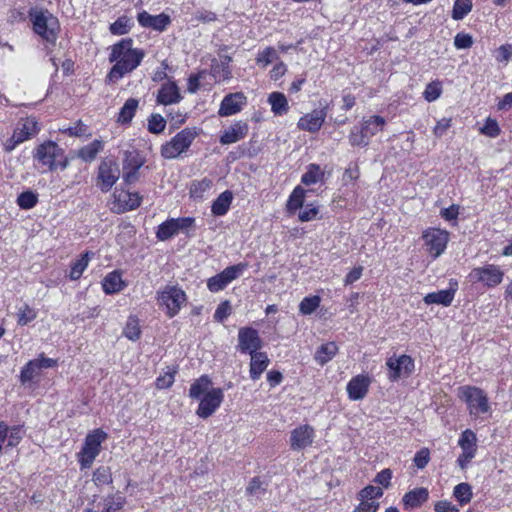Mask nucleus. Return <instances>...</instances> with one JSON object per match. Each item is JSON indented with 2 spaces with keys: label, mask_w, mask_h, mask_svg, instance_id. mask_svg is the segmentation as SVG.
<instances>
[{
  "label": "nucleus",
  "mask_w": 512,
  "mask_h": 512,
  "mask_svg": "<svg viewBox=\"0 0 512 512\" xmlns=\"http://www.w3.org/2000/svg\"><path fill=\"white\" fill-rule=\"evenodd\" d=\"M132 45L133 40L125 38L112 46L109 61L115 62V64L107 76L110 81H118L127 73L135 70L142 62L145 57L144 50L133 48Z\"/></svg>",
  "instance_id": "1"
},
{
  "label": "nucleus",
  "mask_w": 512,
  "mask_h": 512,
  "mask_svg": "<svg viewBox=\"0 0 512 512\" xmlns=\"http://www.w3.org/2000/svg\"><path fill=\"white\" fill-rule=\"evenodd\" d=\"M29 16L34 32L47 43L55 45L60 31L58 19L47 10H32Z\"/></svg>",
  "instance_id": "2"
},
{
  "label": "nucleus",
  "mask_w": 512,
  "mask_h": 512,
  "mask_svg": "<svg viewBox=\"0 0 512 512\" xmlns=\"http://www.w3.org/2000/svg\"><path fill=\"white\" fill-rule=\"evenodd\" d=\"M157 301L165 309L167 317H175L187 301L186 293L176 285H166L157 292Z\"/></svg>",
  "instance_id": "3"
},
{
  "label": "nucleus",
  "mask_w": 512,
  "mask_h": 512,
  "mask_svg": "<svg viewBox=\"0 0 512 512\" xmlns=\"http://www.w3.org/2000/svg\"><path fill=\"white\" fill-rule=\"evenodd\" d=\"M106 436V433L100 429L86 436L84 445L78 453V461L82 470L92 466L95 458L100 453L101 443L106 439Z\"/></svg>",
  "instance_id": "4"
},
{
  "label": "nucleus",
  "mask_w": 512,
  "mask_h": 512,
  "mask_svg": "<svg viewBox=\"0 0 512 512\" xmlns=\"http://www.w3.org/2000/svg\"><path fill=\"white\" fill-rule=\"evenodd\" d=\"M197 136L193 128H185L177 133L169 142L161 147V155L165 159H174L185 152Z\"/></svg>",
  "instance_id": "5"
},
{
  "label": "nucleus",
  "mask_w": 512,
  "mask_h": 512,
  "mask_svg": "<svg viewBox=\"0 0 512 512\" xmlns=\"http://www.w3.org/2000/svg\"><path fill=\"white\" fill-rule=\"evenodd\" d=\"M34 158L50 170H54L57 166L56 161L59 160V165L62 169L68 166V160L63 157V149L60 148L55 142L47 141L42 143L36 148Z\"/></svg>",
  "instance_id": "6"
},
{
  "label": "nucleus",
  "mask_w": 512,
  "mask_h": 512,
  "mask_svg": "<svg viewBox=\"0 0 512 512\" xmlns=\"http://www.w3.org/2000/svg\"><path fill=\"white\" fill-rule=\"evenodd\" d=\"M422 238L427 252L436 259L445 251L449 233L438 228H428L423 232Z\"/></svg>",
  "instance_id": "7"
},
{
  "label": "nucleus",
  "mask_w": 512,
  "mask_h": 512,
  "mask_svg": "<svg viewBox=\"0 0 512 512\" xmlns=\"http://www.w3.org/2000/svg\"><path fill=\"white\" fill-rule=\"evenodd\" d=\"M462 389V397L468 405L470 414L478 416L489 411L488 398L483 390L466 386Z\"/></svg>",
  "instance_id": "8"
},
{
  "label": "nucleus",
  "mask_w": 512,
  "mask_h": 512,
  "mask_svg": "<svg viewBox=\"0 0 512 512\" xmlns=\"http://www.w3.org/2000/svg\"><path fill=\"white\" fill-rule=\"evenodd\" d=\"M120 170L116 162L104 160L98 167L97 186L102 192H108L117 182Z\"/></svg>",
  "instance_id": "9"
},
{
  "label": "nucleus",
  "mask_w": 512,
  "mask_h": 512,
  "mask_svg": "<svg viewBox=\"0 0 512 512\" xmlns=\"http://www.w3.org/2000/svg\"><path fill=\"white\" fill-rule=\"evenodd\" d=\"M503 272L496 265H485L483 267L474 268L469 278L473 282H482L487 287H495L502 282Z\"/></svg>",
  "instance_id": "10"
},
{
  "label": "nucleus",
  "mask_w": 512,
  "mask_h": 512,
  "mask_svg": "<svg viewBox=\"0 0 512 512\" xmlns=\"http://www.w3.org/2000/svg\"><path fill=\"white\" fill-rule=\"evenodd\" d=\"M223 399L224 392L221 388H211L199 399L200 403L196 414L202 419L210 417L220 407Z\"/></svg>",
  "instance_id": "11"
},
{
  "label": "nucleus",
  "mask_w": 512,
  "mask_h": 512,
  "mask_svg": "<svg viewBox=\"0 0 512 512\" xmlns=\"http://www.w3.org/2000/svg\"><path fill=\"white\" fill-rule=\"evenodd\" d=\"M238 350L241 353H256L262 348V340L256 329L252 327H242L238 331Z\"/></svg>",
  "instance_id": "12"
},
{
  "label": "nucleus",
  "mask_w": 512,
  "mask_h": 512,
  "mask_svg": "<svg viewBox=\"0 0 512 512\" xmlns=\"http://www.w3.org/2000/svg\"><path fill=\"white\" fill-rule=\"evenodd\" d=\"M386 365L388 366L390 373L389 379L395 381L402 375H409L414 369V362L408 355H401L400 357H390Z\"/></svg>",
  "instance_id": "13"
},
{
  "label": "nucleus",
  "mask_w": 512,
  "mask_h": 512,
  "mask_svg": "<svg viewBox=\"0 0 512 512\" xmlns=\"http://www.w3.org/2000/svg\"><path fill=\"white\" fill-rule=\"evenodd\" d=\"M315 432L312 426L302 425L291 431L290 447L294 451L303 450L313 443Z\"/></svg>",
  "instance_id": "14"
},
{
  "label": "nucleus",
  "mask_w": 512,
  "mask_h": 512,
  "mask_svg": "<svg viewBox=\"0 0 512 512\" xmlns=\"http://www.w3.org/2000/svg\"><path fill=\"white\" fill-rule=\"evenodd\" d=\"M327 116V108L314 109L312 112L302 116L297 126L300 130L308 131L311 133L317 132L322 127Z\"/></svg>",
  "instance_id": "15"
},
{
  "label": "nucleus",
  "mask_w": 512,
  "mask_h": 512,
  "mask_svg": "<svg viewBox=\"0 0 512 512\" xmlns=\"http://www.w3.org/2000/svg\"><path fill=\"white\" fill-rule=\"evenodd\" d=\"M245 104L246 96L242 92L230 93L223 98L218 114L222 117L234 115L240 112Z\"/></svg>",
  "instance_id": "16"
},
{
  "label": "nucleus",
  "mask_w": 512,
  "mask_h": 512,
  "mask_svg": "<svg viewBox=\"0 0 512 512\" xmlns=\"http://www.w3.org/2000/svg\"><path fill=\"white\" fill-rule=\"evenodd\" d=\"M39 131L38 122L33 117H27L18 127L15 129L12 140L14 141L13 146L22 143L27 140L30 136L35 135Z\"/></svg>",
  "instance_id": "17"
},
{
  "label": "nucleus",
  "mask_w": 512,
  "mask_h": 512,
  "mask_svg": "<svg viewBox=\"0 0 512 512\" xmlns=\"http://www.w3.org/2000/svg\"><path fill=\"white\" fill-rule=\"evenodd\" d=\"M247 134L248 124L243 121H237L223 132L220 136V143L223 145L236 143L245 138Z\"/></svg>",
  "instance_id": "18"
},
{
  "label": "nucleus",
  "mask_w": 512,
  "mask_h": 512,
  "mask_svg": "<svg viewBox=\"0 0 512 512\" xmlns=\"http://www.w3.org/2000/svg\"><path fill=\"white\" fill-rule=\"evenodd\" d=\"M137 20L139 24L146 28H152L156 31H163L170 23V18L166 14L150 15L146 11H142L138 14Z\"/></svg>",
  "instance_id": "19"
},
{
  "label": "nucleus",
  "mask_w": 512,
  "mask_h": 512,
  "mask_svg": "<svg viewBox=\"0 0 512 512\" xmlns=\"http://www.w3.org/2000/svg\"><path fill=\"white\" fill-rule=\"evenodd\" d=\"M370 385V379L367 376L357 375L347 384V393L351 400L363 399Z\"/></svg>",
  "instance_id": "20"
},
{
  "label": "nucleus",
  "mask_w": 512,
  "mask_h": 512,
  "mask_svg": "<svg viewBox=\"0 0 512 512\" xmlns=\"http://www.w3.org/2000/svg\"><path fill=\"white\" fill-rule=\"evenodd\" d=\"M181 99L182 96L175 82L164 83L158 90L157 103L159 104L171 105L180 102Z\"/></svg>",
  "instance_id": "21"
},
{
  "label": "nucleus",
  "mask_w": 512,
  "mask_h": 512,
  "mask_svg": "<svg viewBox=\"0 0 512 512\" xmlns=\"http://www.w3.org/2000/svg\"><path fill=\"white\" fill-rule=\"evenodd\" d=\"M250 356V377L252 380H258L261 374L267 369L270 360L265 352L252 353Z\"/></svg>",
  "instance_id": "22"
},
{
  "label": "nucleus",
  "mask_w": 512,
  "mask_h": 512,
  "mask_svg": "<svg viewBox=\"0 0 512 512\" xmlns=\"http://www.w3.org/2000/svg\"><path fill=\"white\" fill-rule=\"evenodd\" d=\"M231 60V57L228 55L221 56L219 61L213 60L211 65V75L216 82L225 81L231 78V71L229 68Z\"/></svg>",
  "instance_id": "23"
},
{
  "label": "nucleus",
  "mask_w": 512,
  "mask_h": 512,
  "mask_svg": "<svg viewBox=\"0 0 512 512\" xmlns=\"http://www.w3.org/2000/svg\"><path fill=\"white\" fill-rule=\"evenodd\" d=\"M455 293L456 287H450L449 289L428 293L423 300L427 305L438 304L449 306L454 299Z\"/></svg>",
  "instance_id": "24"
},
{
  "label": "nucleus",
  "mask_w": 512,
  "mask_h": 512,
  "mask_svg": "<svg viewBox=\"0 0 512 512\" xmlns=\"http://www.w3.org/2000/svg\"><path fill=\"white\" fill-rule=\"evenodd\" d=\"M428 497V490L424 487H420L407 492L403 496L402 501L406 509H412L421 506L428 500Z\"/></svg>",
  "instance_id": "25"
},
{
  "label": "nucleus",
  "mask_w": 512,
  "mask_h": 512,
  "mask_svg": "<svg viewBox=\"0 0 512 512\" xmlns=\"http://www.w3.org/2000/svg\"><path fill=\"white\" fill-rule=\"evenodd\" d=\"M126 287V283L122 280L121 273L117 270L108 273L103 281V291L110 295L122 291Z\"/></svg>",
  "instance_id": "26"
},
{
  "label": "nucleus",
  "mask_w": 512,
  "mask_h": 512,
  "mask_svg": "<svg viewBox=\"0 0 512 512\" xmlns=\"http://www.w3.org/2000/svg\"><path fill=\"white\" fill-rule=\"evenodd\" d=\"M233 194L231 191L226 190L222 192L216 200L212 203L211 211L215 216H223L225 215L232 203Z\"/></svg>",
  "instance_id": "27"
},
{
  "label": "nucleus",
  "mask_w": 512,
  "mask_h": 512,
  "mask_svg": "<svg viewBox=\"0 0 512 512\" xmlns=\"http://www.w3.org/2000/svg\"><path fill=\"white\" fill-rule=\"evenodd\" d=\"M338 346L335 342L322 344L314 354L315 361L323 366L328 363L337 354Z\"/></svg>",
  "instance_id": "28"
},
{
  "label": "nucleus",
  "mask_w": 512,
  "mask_h": 512,
  "mask_svg": "<svg viewBox=\"0 0 512 512\" xmlns=\"http://www.w3.org/2000/svg\"><path fill=\"white\" fill-rule=\"evenodd\" d=\"M268 103L271 105V110L275 115L282 116L289 110L287 98L281 92H272L268 96Z\"/></svg>",
  "instance_id": "29"
},
{
  "label": "nucleus",
  "mask_w": 512,
  "mask_h": 512,
  "mask_svg": "<svg viewBox=\"0 0 512 512\" xmlns=\"http://www.w3.org/2000/svg\"><path fill=\"white\" fill-rule=\"evenodd\" d=\"M211 380L207 375H202L200 378L195 380L189 389V397L192 399L199 400L208 391H210Z\"/></svg>",
  "instance_id": "30"
},
{
  "label": "nucleus",
  "mask_w": 512,
  "mask_h": 512,
  "mask_svg": "<svg viewBox=\"0 0 512 512\" xmlns=\"http://www.w3.org/2000/svg\"><path fill=\"white\" fill-rule=\"evenodd\" d=\"M385 119L381 116H372L367 120H364L361 129L363 130L366 137L370 140L371 137L375 136L378 132L383 130L385 125Z\"/></svg>",
  "instance_id": "31"
},
{
  "label": "nucleus",
  "mask_w": 512,
  "mask_h": 512,
  "mask_svg": "<svg viewBox=\"0 0 512 512\" xmlns=\"http://www.w3.org/2000/svg\"><path fill=\"white\" fill-rule=\"evenodd\" d=\"M306 190L301 186H297L292 191L287 202V211L289 213H295L298 209L304 205Z\"/></svg>",
  "instance_id": "32"
},
{
  "label": "nucleus",
  "mask_w": 512,
  "mask_h": 512,
  "mask_svg": "<svg viewBox=\"0 0 512 512\" xmlns=\"http://www.w3.org/2000/svg\"><path fill=\"white\" fill-rule=\"evenodd\" d=\"M179 233L175 218L168 219L158 226L156 237L160 241H166Z\"/></svg>",
  "instance_id": "33"
},
{
  "label": "nucleus",
  "mask_w": 512,
  "mask_h": 512,
  "mask_svg": "<svg viewBox=\"0 0 512 512\" xmlns=\"http://www.w3.org/2000/svg\"><path fill=\"white\" fill-rule=\"evenodd\" d=\"M138 107V100L135 98H129L120 109L118 122L122 124H128L133 119L135 112Z\"/></svg>",
  "instance_id": "34"
},
{
  "label": "nucleus",
  "mask_w": 512,
  "mask_h": 512,
  "mask_svg": "<svg viewBox=\"0 0 512 512\" xmlns=\"http://www.w3.org/2000/svg\"><path fill=\"white\" fill-rule=\"evenodd\" d=\"M92 255H94L92 252L87 251L82 254L79 259L72 263L69 274L71 280H78L82 276L83 272L88 266L90 256Z\"/></svg>",
  "instance_id": "35"
},
{
  "label": "nucleus",
  "mask_w": 512,
  "mask_h": 512,
  "mask_svg": "<svg viewBox=\"0 0 512 512\" xmlns=\"http://www.w3.org/2000/svg\"><path fill=\"white\" fill-rule=\"evenodd\" d=\"M103 149V142L94 140L90 144L82 147L78 152V157L86 162L93 161L97 154Z\"/></svg>",
  "instance_id": "36"
},
{
  "label": "nucleus",
  "mask_w": 512,
  "mask_h": 512,
  "mask_svg": "<svg viewBox=\"0 0 512 512\" xmlns=\"http://www.w3.org/2000/svg\"><path fill=\"white\" fill-rule=\"evenodd\" d=\"M477 437L476 434L470 430L466 429L462 432L460 439L458 441L459 446L461 447L463 452H469L472 454H476L477 450Z\"/></svg>",
  "instance_id": "37"
},
{
  "label": "nucleus",
  "mask_w": 512,
  "mask_h": 512,
  "mask_svg": "<svg viewBox=\"0 0 512 512\" xmlns=\"http://www.w3.org/2000/svg\"><path fill=\"white\" fill-rule=\"evenodd\" d=\"M324 178V172L321 170L318 164H310L307 167V171L302 175L301 182L305 185L316 184L322 181Z\"/></svg>",
  "instance_id": "38"
},
{
  "label": "nucleus",
  "mask_w": 512,
  "mask_h": 512,
  "mask_svg": "<svg viewBox=\"0 0 512 512\" xmlns=\"http://www.w3.org/2000/svg\"><path fill=\"white\" fill-rule=\"evenodd\" d=\"M453 495L460 505H466L472 499V487L468 483H460L454 487Z\"/></svg>",
  "instance_id": "39"
},
{
  "label": "nucleus",
  "mask_w": 512,
  "mask_h": 512,
  "mask_svg": "<svg viewBox=\"0 0 512 512\" xmlns=\"http://www.w3.org/2000/svg\"><path fill=\"white\" fill-rule=\"evenodd\" d=\"M40 368L35 359L30 360L21 370L20 381L22 384L31 382L40 374Z\"/></svg>",
  "instance_id": "40"
},
{
  "label": "nucleus",
  "mask_w": 512,
  "mask_h": 512,
  "mask_svg": "<svg viewBox=\"0 0 512 512\" xmlns=\"http://www.w3.org/2000/svg\"><path fill=\"white\" fill-rule=\"evenodd\" d=\"M145 163V159L137 151H126L123 161V169L132 168L139 170Z\"/></svg>",
  "instance_id": "41"
},
{
  "label": "nucleus",
  "mask_w": 512,
  "mask_h": 512,
  "mask_svg": "<svg viewBox=\"0 0 512 512\" xmlns=\"http://www.w3.org/2000/svg\"><path fill=\"white\" fill-rule=\"evenodd\" d=\"M123 333L129 340L132 341H136L140 338L141 330L139 321L135 316H130L128 318Z\"/></svg>",
  "instance_id": "42"
},
{
  "label": "nucleus",
  "mask_w": 512,
  "mask_h": 512,
  "mask_svg": "<svg viewBox=\"0 0 512 512\" xmlns=\"http://www.w3.org/2000/svg\"><path fill=\"white\" fill-rule=\"evenodd\" d=\"M212 185L213 181L209 178L193 181L190 186V194L194 198H201L206 191L211 189Z\"/></svg>",
  "instance_id": "43"
},
{
  "label": "nucleus",
  "mask_w": 512,
  "mask_h": 512,
  "mask_svg": "<svg viewBox=\"0 0 512 512\" xmlns=\"http://www.w3.org/2000/svg\"><path fill=\"white\" fill-rule=\"evenodd\" d=\"M93 481L97 486L108 485L112 483V473L109 467H98L93 473Z\"/></svg>",
  "instance_id": "44"
},
{
  "label": "nucleus",
  "mask_w": 512,
  "mask_h": 512,
  "mask_svg": "<svg viewBox=\"0 0 512 512\" xmlns=\"http://www.w3.org/2000/svg\"><path fill=\"white\" fill-rule=\"evenodd\" d=\"M248 267L247 263H238L236 265L226 267L221 274L224 279L229 283L237 279Z\"/></svg>",
  "instance_id": "45"
},
{
  "label": "nucleus",
  "mask_w": 512,
  "mask_h": 512,
  "mask_svg": "<svg viewBox=\"0 0 512 512\" xmlns=\"http://www.w3.org/2000/svg\"><path fill=\"white\" fill-rule=\"evenodd\" d=\"M471 8L470 0H456L452 11V18L454 20L463 19L471 11Z\"/></svg>",
  "instance_id": "46"
},
{
  "label": "nucleus",
  "mask_w": 512,
  "mask_h": 512,
  "mask_svg": "<svg viewBox=\"0 0 512 512\" xmlns=\"http://www.w3.org/2000/svg\"><path fill=\"white\" fill-rule=\"evenodd\" d=\"M349 143L351 146L366 147L369 145V139L360 127H353L349 134Z\"/></svg>",
  "instance_id": "47"
},
{
  "label": "nucleus",
  "mask_w": 512,
  "mask_h": 512,
  "mask_svg": "<svg viewBox=\"0 0 512 512\" xmlns=\"http://www.w3.org/2000/svg\"><path fill=\"white\" fill-rule=\"evenodd\" d=\"M131 28V20L127 16L119 17L110 25V32L114 35H123L129 32Z\"/></svg>",
  "instance_id": "48"
},
{
  "label": "nucleus",
  "mask_w": 512,
  "mask_h": 512,
  "mask_svg": "<svg viewBox=\"0 0 512 512\" xmlns=\"http://www.w3.org/2000/svg\"><path fill=\"white\" fill-rule=\"evenodd\" d=\"M320 302L319 296L305 297L299 304V310L303 315H309L319 307Z\"/></svg>",
  "instance_id": "49"
},
{
  "label": "nucleus",
  "mask_w": 512,
  "mask_h": 512,
  "mask_svg": "<svg viewBox=\"0 0 512 512\" xmlns=\"http://www.w3.org/2000/svg\"><path fill=\"white\" fill-rule=\"evenodd\" d=\"M266 492V484L259 477H254L246 488L247 495L261 498Z\"/></svg>",
  "instance_id": "50"
},
{
  "label": "nucleus",
  "mask_w": 512,
  "mask_h": 512,
  "mask_svg": "<svg viewBox=\"0 0 512 512\" xmlns=\"http://www.w3.org/2000/svg\"><path fill=\"white\" fill-rule=\"evenodd\" d=\"M38 202L37 194L32 191L22 192L17 198V204L20 208L28 210L33 208Z\"/></svg>",
  "instance_id": "51"
},
{
  "label": "nucleus",
  "mask_w": 512,
  "mask_h": 512,
  "mask_svg": "<svg viewBox=\"0 0 512 512\" xmlns=\"http://www.w3.org/2000/svg\"><path fill=\"white\" fill-rule=\"evenodd\" d=\"M278 59V54L273 47H266L264 50L260 51L256 58V63L263 67H266L273 61Z\"/></svg>",
  "instance_id": "52"
},
{
  "label": "nucleus",
  "mask_w": 512,
  "mask_h": 512,
  "mask_svg": "<svg viewBox=\"0 0 512 512\" xmlns=\"http://www.w3.org/2000/svg\"><path fill=\"white\" fill-rule=\"evenodd\" d=\"M24 436V431L20 426L8 427L7 444L5 448L16 447Z\"/></svg>",
  "instance_id": "53"
},
{
  "label": "nucleus",
  "mask_w": 512,
  "mask_h": 512,
  "mask_svg": "<svg viewBox=\"0 0 512 512\" xmlns=\"http://www.w3.org/2000/svg\"><path fill=\"white\" fill-rule=\"evenodd\" d=\"M166 121L160 114H152L148 119V131L153 134H159L164 131Z\"/></svg>",
  "instance_id": "54"
},
{
  "label": "nucleus",
  "mask_w": 512,
  "mask_h": 512,
  "mask_svg": "<svg viewBox=\"0 0 512 512\" xmlns=\"http://www.w3.org/2000/svg\"><path fill=\"white\" fill-rule=\"evenodd\" d=\"M37 317V312L29 305L24 304L18 311V324L27 325Z\"/></svg>",
  "instance_id": "55"
},
{
  "label": "nucleus",
  "mask_w": 512,
  "mask_h": 512,
  "mask_svg": "<svg viewBox=\"0 0 512 512\" xmlns=\"http://www.w3.org/2000/svg\"><path fill=\"white\" fill-rule=\"evenodd\" d=\"M382 495L383 491L380 487L369 485L359 492V499L375 501L376 499L382 497Z\"/></svg>",
  "instance_id": "56"
},
{
  "label": "nucleus",
  "mask_w": 512,
  "mask_h": 512,
  "mask_svg": "<svg viewBox=\"0 0 512 512\" xmlns=\"http://www.w3.org/2000/svg\"><path fill=\"white\" fill-rule=\"evenodd\" d=\"M480 132L486 136L495 138L500 134L501 130L497 121L489 117L486 119L484 126L480 129Z\"/></svg>",
  "instance_id": "57"
},
{
  "label": "nucleus",
  "mask_w": 512,
  "mask_h": 512,
  "mask_svg": "<svg viewBox=\"0 0 512 512\" xmlns=\"http://www.w3.org/2000/svg\"><path fill=\"white\" fill-rule=\"evenodd\" d=\"M228 285V282L224 279V276L220 273L211 277L207 281V287L211 292H219Z\"/></svg>",
  "instance_id": "58"
},
{
  "label": "nucleus",
  "mask_w": 512,
  "mask_h": 512,
  "mask_svg": "<svg viewBox=\"0 0 512 512\" xmlns=\"http://www.w3.org/2000/svg\"><path fill=\"white\" fill-rule=\"evenodd\" d=\"M232 313L231 304L228 300L221 302L214 313V319L217 322H223Z\"/></svg>",
  "instance_id": "59"
},
{
  "label": "nucleus",
  "mask_w": 512,
  "mask_h": 512,
  "mask_svg": "<svg viewBox=\"0 0 512 512\" xmlns=\"http://www.w3.org/2000/svg\"><path fill=\"white\" fill-rule=\"evenodd\" d=\"M442 89L440 82H431L426 86V89L424 91V98L428 102L435 101L438 99L441 95Z\"/></svg>",
  "instance_id": "60"
},
{
  "label": "nucleus",
  "mask_w": 512,
  "mask_h": 512,
  "mask_svg": "<svg viewBox=\"0 0 512 512\" xmlns=\"http://www.w3.org/2000/svg\"><path fill=\"white\" fill-rule=\"evenodd\" d=\"M454 45L457 49H467L473 45V38L466 33H458L454 38Z\"/></svg>",
  "instance_id": "61"
},
{
  "label": "nucleus",
  "mask_w": 512,
  "mask_h": 512,
  "mask_svg": "<svg viewBox=\"0 0 512 512\" xmlns=\"http://www.w3.org/2000/svg\"><path fill=\"white\" fill-rule=\"evenodd\" d=\"M430 460V452L427 448H422L414 456L415 466L419 469H423L427 466Z\"/></svg>",
  "instance_id": "62"
},
{
  "label": "nucleus",
  "mask_w": 512,
  "mask_h": 512,
  "mask_svg": "<svg viewBox=\"0 0 512 512\" xmlns=\"http://www.w3.org/2000/svg\"><path fill=\"white\" fill-rule=\"evenodd\" d=\"M318 208L313 204H307L305 209L299 213V220L301 222H308L316 219L318 215Z\"/></svg>",
  "instance_id": "63"
},
{
  "label": "nucleus",
  "mask_w": 512,
  "mask_h": 512,
  "mask_svg": "<svg viewBox=\"0 0 512 512\" xmlns=\"http://www.w3.org/2000/svg\"><path fill=\"white\" fill-rule=\"evenodd\" d=\"M379 508V502L361 500L360 504L353 510V512H376Z\"/></svg>",
  "instance_id": "64"
}]
</instances>
